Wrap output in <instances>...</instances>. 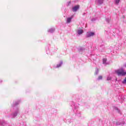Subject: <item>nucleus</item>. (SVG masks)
Here are the masks:
<instances>
[{
    "instance_id": "nucleus-9",
    "label": "nucleus",
    "mask_w": 126,
    "mask_h": 126,
    "mask_svg": "<svg viewBox=\"0 0 126 126\" xmlns=\"http://www.w3.org/2000/svg\"><path fill=\"white\" fill-rule=\"evenodd\" d=\"M102 78H103V77L102 76H99L98 79V80H101V79H102Z\"/></svg>"
},
{
    "instance_id": "nucleus-8",
    "label": "nucleus",
    "mask_w": 126,
    "mask_h": 126,
    "mask_svg": "<svg viewBox=\"0 0 126 126\" xmlns=\"http://www.w3.org/2000/svg\"><path fill=\"white\" fill-rule=\"evenodd\" d=\"M98 2L101 4V3H103V2H104V0H99Z\"/></svg>"
},
{
    "instance_id": "nucleus-7",
    "label": "nucleus",
    "mask_w": 126,
    "mask_h": 126,
    "mask_svg": "<svg viewBox=\"0 0 126 126\" xmlns=\"http://www.w3.org/2000/svg\"><path fill=\"white\" fill-rule=\"evenodd\" d=\"M102 62H103V63H106V62H107V59H103V60H102Z\"/></svg>"
},
{
    "instance_id": "nucleus-10",
    "label": "nucleus",
    "mask_w": 126,
    "mask_h": 126,
    "mask_svg": "<svg viewBox=\"0 0 126 126\" xmlns=\"http://www.w3.org/2000/svg\"><path fill=\"white\" fill-rule=\"evenodd\" d=\"M123 84H126V78H125L124 81H123Z\"/></svg>"
},
{
    "instance_id": "nucleus-5",
    "label": "nucleus",
    "mask_w": 126,
    "mask_h": 126,
    "mask_svg": "<svg viewBox=\"0 0 126 126\" xmlns=\"http://www.w3.org/2000/svg\"><path fill=\"white\" fill-rule=\"evenodd\" d=\"M72 19V18H68L67 19V23H70L71 22V20Z\"/></svg>"
},
{
    "instance_id": "nucleus-11",
    "label": "nucleus",
    "mask_w": 126,
    "mask_h": 126,
    "mask_svg": "<svg viewBox=\"0 0 126 126\" xmlns=\"http://www.w3.org/2000/svg\"><path fill=\"white\" fill-rule=\"evenodd\" d=\"M112 79V78L111 77H108L107 79V80H111Z\"/></svg>"
},
{
    "instance_id": "nucleus-2",
    "label": "nucleus",
    "mask_w": 126,
    "mask_h": 126,
    "mask_svg": "<svg viewBox=\"0 0 126 126\" xmlns=\"http://www.w3.org/2000/svg\"><path fill=\"white\" fill-rule=\"evenodd\" d=\"M95 35V33L93 32H88L87 33V38H89V37H92V36H94Z\"/></svg>"
},
{
    "instance_id": "nucleus-3",
    "label": "nucleus",
    "mask_w": 126,
    "mask_h": 126,
    "mask_svg": "<svg viewBox=\"0 0 126 126\" xmlns=\"http://www.w3.org/2000/svg\"><path fill=\"white\" fill-rule=\"evenodd\" d=\"M79 9V5H76V6H74V7H73L72 10L74 12H76V11H77L78 9Z\"/></svg>"
},
{
    "instance_id": "nucleus-6",
    "label": "nucleus",
    "mask_w": 126,
    "mask_h": 126,
    "mask_svg": "<svg viewBox=\"0 0 126 126\" xmlns=\"http://www.w3.org/2000/svg\"><path fill=\"white\" fill-rule=\"evenodd\" d=\"M121 0H115L116 4H118L119 3Z\"/></svg>"
},
{
    "instance_id": "nucleus-4",
    "label": "nucleus",
    "mask_w": 126,
    "mask_h": 126,
    "mask_svg": "<svg viewBox=\"0 0 126 126\" xmlns=\"http://www.w3.org/2000/svg\"><path fill=\"white\" fill-rule=\"evenodd\" d=\"M78 34L79 35H81V34H82L83 33V30L82 29H79L78 30Z\"/></svg>"
},
{
    "instance_id": "nucleus-1",
    "label": "nucleus",
    "mask_w": 126,
    "mask_h": 126,
    "mask_svg": "<svg viewBox=\"0 0 126 126\" xmlns=\"http://www.w3.org/2000/svg\"><path fill=\"white\" fill-rule=\"evenodd\" d=\"M115 73L118 76H125L126 75V72L123 69H119L115 71Z\"/></svg>"
},
{
    "instance_id": "nucleus-12",
    "label": "nucleus",
    "mask_w": 126,
    "mask_h": 126,
    "mask_svg": "<svg viewBox=\"0 0 126 126\" xmlns=\"http://www.w3.org/2000/svg\"><path fill=\"white\" fill-rule=\"evenodd\" d=\"M62 65L61 64H59L57 65V67H60Z\"/></svg>"
},
{
    "instance_id": "nucleus-13",
    "label": "nucleus",
    "mask_w": 126,
    "mask_h": 126,
    "mask_svg": "<svg viewBox=\"0 0 126 126\" xmlns=\"http://www.w3.org/2000/svg\"><path fill=\"white\" fill-rule=\"evenodd\" d=\"M14 117H16L17 116V113H15L14 114Z\"/></svg>"
}]
</instances>
